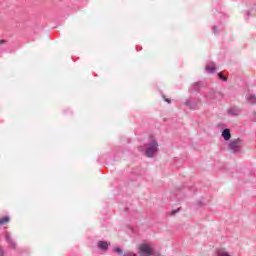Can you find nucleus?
Returning <instances> with one entry per match:
<instances>
[{"instance_id": "obj_4", "label": "nucleus", "mask_w": 256, "mask_h": 256, "mask_svg": "<svg viewBox=\"0 0 256 256\" xmlns=\"http://www.w3.org/2000/svg\"><path fill=\"white\" fill-rule=\"evenodd\" d=\"M222 137L225 139V141H229V139H231V131L229 129L223 130Z\"/></svg>"}, {"instance_id": "obj_13", "label": "nucleus", "mask_w": 256, "mask_h": 256, "mask_svg": "<svg viewBox=\"0 0 256 256\" xmlns=\"http://www.w3.org/2000/svg\"><path fill=\"white\" fill-rule=\"evenodd\" d=\"M166 103H171L170 99L165 98Z\"/></svg>"}, {"instance_id": "obj_6", "label": "nucleus", "mask_w": 256, "mask_h": 256, "mask_svg": "<svg viewBox=\"0 0 256 256\" xmlns=\"http://www.w3.org/2000/svg\"><path fill=\"white\" fill-rule=\"evenodd\" d=\"M9 221H11V218H9V216L2 217L0 218V225H7Z\"/></svg>"}, {"instance_id": "obj_11", "label": "nucleus", "mask_w": 256, "mask_h": 256, "mask_svg": "<svg viewBox=\"0 0 256 256\" xmlns=\"http://www.w3.org/2000/svg\"><path fill=\"white\" fill-rule=\"evenodd\" d=\"M115 252H116V253H123V251L121 250V248H115Z\"/></svg>"}, {"instance_id": "obj_1", "label": "nucleus", "mask_w": 256, "mask_h": 256, "mask_svg": "<svg viewBox=\"0 0 256 256\" xmlns=\"http://www.w3.org/2000/svg\"><path fill=\"white\" fill-rule=\"evenodd\" d=\"M159 151V144L157 143V140L155 138L150 137V143L146 145V150L144 154L146 157H154L155 153Z\"/></svg>"}, {"instance_id": "obj_10", "label": "nucleus", "mask_w": 256, "mask_h": 256, "mask_svg": "<svg viewBox=\"0 0 256 256\" xmlns=\"http://www.w3.org/2000/svg\"><path fill=\"white\" fill-rule=\"evenodd\" d=\"M206 70L207 71H215V67L207 66Z\"/></svg>"}, {"instance_id": "obj_3", "label": "nucleus", "mask_w": 256, "mask_h": 256, "mask_svg": "<svg viewBox=\"0 0 256 256\" xmlns=\"http://www.w3.org/2000/svg\"><path fill=\"white\" fill-rule=\"evenodd\" d=\"M241 148V139H235L229 144L230 151H239Z\"/></svg>"}, {"instance_id": "obj_9", "label": "nucleus", "mask_w": 256, "mask_h": 256, "mask_svg": "<svg viewBox=\"0 0 256 256\" xmlns=\"http://www.w3.org/2000/svg\"><path fill=\"white\" fill-rule=\"evenodd\" d=\"M218 76H219V79H222V81H227V77L223 76L222 73H219Z\"/></svg>"}, {"instance_id": "obj_5", "label": "nucleus", "mask_w": 256, "mask_h": 256, "mask_svg": "<svg viewBox=\"0 0 256 256\" xmlns=\"http://www.w3.org/2000/svg\"><path fill=\"white\" fill-rule=\"evenodd\" d=\"M98 247H99V249H102L103 251H107L109 244H107V242L100 241V242H98Z\"/></svg>"}, {"instance_id": "obj_14", "label": "nucleus", "mask_w": 256, "mask_h": 256, "mask_svg": "<svg viewBox=\"0 0 256 256\" xmlns=\"http://www.w3.org/2000/svg\"><path fill=\"white\" fill-rule=\"evenodd\" d=\"M5 43V40H0V45H3Z\"/></svg>"}, {"instance_id": "obj_7", "label": "nucleus", "mask_w": 256, "mask_h": 256, "mask_svg": "<svg viewBox=\"0 0 256 256\" xmlns=\"http://www.w3.org/2000/svg\"><path fill=\"white\" fill-rule=\"evenodd\" d=\"M248 101H250V104L251 105H256V97L255 95L253 94H250L248 97H247Z\"/></svg>"}, {"instance_id": "obj_8", "label": "nucleus", "mask_w": 256, "mask_h": 256, "mask_svg": "<svg viewBox=\"0 0 256 256\" xmlns=\"http://www.w3.org/2000/svg\"><path fill=\"white\" fill-rule=\"evenodd\" d=\"M218 256H231V255H229V253H227L225 251H219Z\"/></svg>"}, {"instance_id": "obj_12", "label": "nucleus", "mask_w": 256, "mask_h": 256, "mask_svg": "<svg viewBox=\"0 0 256 256\" xmlns=\"http://www.w3.org/2000/svg\"><path fill=\"white\" fill-rule=\"evenodd\" d=\"M124 256H137V254H133L132 252L125 254Z\"/></svg>"}, {"instance_id": "obj_15", "label": "nucleus", "mask_w": 256, "mask_h": 256, "mask_svg": "<svg viewBox=\"0 0 256 256\" xmlns=\"http://www.w3.org/2000/svg\"><path fill=\"white\" fill-rule=\"evenodd\" d=\"M176 213H177L176 210H173V211H172V215H175Z\"/></svg>"}, {"instance_id": "obj_2", "label": "nucleus", "mask_w": 256, "mask_h": 256, "mask_svg": "<svg viewBox=\"0 0 256 256\" xmlns=\"http://www.w3.org/2000/svg\"><path fill=\"white\" fill-rule=\"evenodd\" d=\"M139 255L140 256H151V255H153V247H151L149 244H142L139 247Z\"/></svg>"}]
</instances>
